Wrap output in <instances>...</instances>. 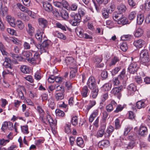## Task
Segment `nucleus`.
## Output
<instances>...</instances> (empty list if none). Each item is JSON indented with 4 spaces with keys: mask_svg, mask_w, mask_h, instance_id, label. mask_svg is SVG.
Listing matches in <instances>:
<instances>
[{
    "mask_svg": "<svg viewBox=\"0 0 150 150\" xmlns=\"http://www.w3.org/2000/svg\"><path fill=\"white\" fill-rule=\"evenodd\" d=\"M44 41L41 44L36 45V47L39 50L40 52H48L49 49L52 45L51 42L49 40L45 39Z\"/></svg>",
    "mask_w": 150,
    "mask_h": 150,
    "instance_id": "1",
    "label": "nucleus"
},
{
    "mask_svg": "<svg viewBox=\"0 0 150 150\" xmlns=\"http://www.w3.org/2000/svg\"><path fill=\"white\" fill-rule=\"evenodd\" d=\"M140 59L142 64L148 67L149 65V56L147 50L146 49L142 50L140 54Z\"/></svg>",
    "mask_w": 150,
    "mask_h": 150,
    "instance_id": "2",
    "label": "nucleus"
},
{
    "mask_svg": "<svg viewBox=\"0 0 150 150\" xmlns=\"http://www.w3.org/2000/svg\"><path fill=\"white\" fill-rule=\"evenodd\" d=\"M3 65L5 68H6L7 69L3 72V76H5V75L6 74H9L12 76H13L14 74V70L11 64L9 62H4Z\"/></svg>",
    "mask_w": 150,
    "mask_h": 150,
    "instance_id": "3",
    "label": "nucleus"
},
{
    "mask_svg": "<svg viewBox=\"0 0 150 150\" xmlns=\"http://www.w3.org/2000/svg\"><path fill=\"white\" fill-rule=\"evenodd\" d=\"M138 129L137 133L138 134L142 137H146L148 133V129L146 126L143 125H141L138 129L137 127H135L134 129L136 130Z\"/></svg>",
    "mask_w": 150,
    "mask_h": 150,
    "instance_id": "4",
    "label": "nucleus"
},
{
    "mask_svg": "<svg viewBox=\"0 0 150 150\" xmlns=\"http://www.w3.org/2000/svg\"><path fill=\"white\" fill-rule=\"evenodd\" d=\"M66 63L71 69H75L76 71L77 66L76 64V61L72 57H69L66 59Z\"/></svg>",
    "mask_w": 150,
    "mask_h": 150,
    "instance_id": "5",
    "label": "nucleus"
},
{
    "mask_svg": "<svg viewBox=\"0 0 150 150\" xmlns=\"http://www.w3.org/2000/svg\"><path fill=\"white\" fill-rule=\"evenodd\" d=\"M87 87L91 90L98 88L95 78L93 76H90L89 78L87 83Z\"/></svg>",
    "mask_w": 150,
    "mask_h": 150,
    "instance_id": "6",
    "label": "nucleus"
},
{
    "mask_svg": "<svg viewBox=\"0 0 150 150\" xmlns=\"http://www.w3.org/2000/svg\"><path fill=\"white\" fill-rule=\"evenodd\" d=\"M28 61L32 64L35 65L39 64L41 61L40 55L38 53L36 52L35 53L33 57L31 58H28Z\"/></svg>",
    "mask_w": 150,
    "mask_h": 150,
    "instance_id": "7",
    "label": "nucleus"
},
{
    "mask_svg": "<svg viewBox=\"0 0 150 150\" xmlns=\"http://www.w3.org/2000/svg\"><path fill=\"white\" fill-rule=\"evenodd\" d=\"M44 30L42 29H38L37 33L35 35L36 38L40 42L47 38L44 33Z\"/></svg>",
    "mask_w": 150,
    "mask_h": 150,
    "instance_id": "8",
    "label": "nucleus"
},
{
    "mask_svg": "<svg viewBox=\"0 0 150 150\" xmlns=\"http://www.w3.org/2000/svg\"><path fill=\"white\" fill-rule=\"evenodd\" d=\"M122 88V86L115 87L112 89L111 93L114 96L117 97L118 98H120L121 96V92Z\"/></svg>",
    "mask_w": 150,
    "mask_h": 150,
    "instance_id": "9",
    "label": "nucleus"
},
{
    "mask_svg": "<svg viewBox=\"0 0 150 150\" xmlns=\"http://www.w3.org/2000/svg\"><path fill=\"white\" fill-rule=\"evenodd\" d=\"M139 68L137 63L133 62L130 64L128 69L130 73L134 74L137 71Z\"/></svg>",
    "mask_w": 150,
    "mask_h": 150,
    "instance_id": "10",
    "label": "nucleus"
},
{
    "mask_svg": "<svg viewBox=\"0 0 150 150\" xmlns=\"http://www.w3.org/2000/svg\"><path fill=\"white\" fill-rule=\"evenodd\" d=\"M37 110L39 115V119L43 123H45V113L43 109L40 106H38Z\"/></svg>",
    "mask_w": 150,
    "mask_h": 150,
    "instance_id": "11",
    "label": "nucleus"
},
{
    "mask_svg": "<svg viewBox=\"0 0 150 150\" xmlns=\"http://www.w3.org/2000/svg\"><path fill=\"white\" fill-rule=\"evenodd\" d=\"M13 128V124L10 122H5L3 124L1 127L2 130L4 132L7 129L12 130Z\"/></svg>",
    "mask_w": 150,
    "mask_h": 150,
    "instance_id": "12",
    "label": "nucleus"
},
{
    "mask_svg": "<svg viewBox=\"0 0 150 150\" xmlns=\"http://www.w3.org/2000/svg\"><path fill=\"white\" fill-rule=\"evenodd\" d=\"M46 120L48 121L52 129H55L56 127L57 120H53L52 117L49 115L46 116Z\"/></svg>",
    "mask_w": 150,
    "mask_h": 150,
    "instance_id": "13",
    "label": "nucleus"
},
{
    "mask_svg": "<svg viewBox=\"0 0 150 150\" xmlns=\"http://www.w3.org/2000/svg\"><path fill=\"white\" fill-rule=\"evenodd\" d=\"M127 89L128 95H132L137 90V87L134 84L131 83L128 86Z\"/></svg>",
    "mask_w": 150,
    "mask_h": 150,
    "instance_id": "14",
    "label": "nucleus"
},
{
    "mask_svg": "<svg viewBox=\"0 0 150 150\" xmlns=\"http://www.w3.org/2000/svg\"><path fill=\"white\" fill-rule=\"evenodd\" d=\"M117 105V103L114 100H112L110 103L106 106V110L108 112H110L113 110L114 108Z\"/></svg>",
    "mask_w": 150,
    "mask_h": 150,
    "instance_id": "15",
    "label": "nucleus"
},
{
    "mask_svg": "<svg viewBox=\"0 0 150 150\" xmlns=\"http://www.w3.org/2000/svg\"><path fill=\"white\" fill-rule=\"evenodd\" d=\"M144 44V41L141 39L135 40L134 42L133 43V45L136 47L137 48L139 49L142 47Z\"/></svg>",
    "mask_w": 150,
    "mask_h": 150,
    "instance_id": "16",
    "label": "nucleus"
},
{
    "mask_svg": "<svg viewBox=\"0 0 150 150\" xmlns=\"http://www.w3.org/2000/svg\"><path fill=\"white\" fill-rule=\"evenodd\" d=\"M17 6L21 11L27 13L29 15H31L32 14V11L29 10L27 8L25 7L21 4L18 3L17 4Z\"/></svg>",
    "mask_w": 150,
    "mask_h": 150,
    "instance_id": "17",
    "label": "nucleus"
},
{
    "mask_svg": "<svg viewBox=\"0 0 150 150\" xmlns=\"http://www.w3.org/2000/svg\"><path fill=\"white\" fill-rule=\"evenodd\" d=\"M109 141L108 140H103L98 144V146L102 149L108 147L109 146Z\"/></svg>",
    "mask_w": 150,
    "mask_h": 150,
    "instance_id": "18",
    "label": "nucleus"
},
{
    "mask_svg": "<svg viewBox=\"0 0 150 150\" xmlns=\"http://www.w3.org/2000/svg\"><path fill=\"white\" fill-rule=\"evenodd\" d=\"M99 110L98 109L94 110L90 115L89 118V122H92L94 118L98 115Z\"/></svg>",
    "mask_w": 150,
    "mask_h": 150,
    "instance_id": "19",
    "label": "nucleus"
},
{
    "mask_svg": "<svg viewBox=\"0 0 150 150\" xmlns=\"http://www.w3.org/2000/svg\"><path fill=\"white\" fill-rule=\"evenodd\" d=\"M145 102L144 100L138 101L136 103V107L138 109L144 108L146 106Z\"/></svg>",
    "mask_w": 150,
    "mask_h": 150,
    "instance_id": "20",
    "label": "nucleus"
},
{
    "mask_svg": "<svg viewBox=\"0 0 150 150\" xmlns=\"http://www.w3.org/2000/svg\"><path fill=\"white\" fill-rule=\"evenodd\" d=\"M6 19L11 26L15 27V19L13 17H12L10 15H8L6 17Z\"/></svg>",
    "mask_w": 150,
    "mask_h": 150,
    "instance_id": "21",
    "label": "nucleus"
},
{
    "mask_svg": "<svg viewBox=\"0 0 150 150\" xmlns=\"http://www.w3.org/2000/svg\"><path fill=\"white\" fill-rule=\"evenodd\" d=\"M43 6L44 10L47 12H51L53 10L52 6L51 4L49 3L43 2Z\"/></svg>",
    "mask_w": 150,
    "mask_h": 150,
    "instance_id": "22",
    "label": "nucleus"
},
{
    "mask_svg": "<svg viewBox=\"0 0 150 150\" xmlns=\"http://www.w3.org/2000/svg\"><path fill=\"white\" fill-rule=\"evenodd\" d=\"M64 93H63V89L61 92H57L55 95V97L57 101H60L64 98Z\"/></svg>",
    "mask_w": 150,
    "mask_h": 150,
    "instance_id": "23",
    "label": "nucleus"
},
{
    "mask_svg": "<svg viewBox=\"0 0 150 150\" xmlns=\"http://www.w3.org/2000/svg\"><path fill=\"white\" fill-rule=\"evenodd\" d=\"M53 34L55 36H56L61 39L65 40L66 39V37L63 33L57 31H54L53 32Z\"/></svg>",
    "mask_w": 150,
    "mask_h": 150,
    "instance_id": "24",
    "label": "nucleus"
},
{
    "mask_svg": "<svg viewBox=\"0 0 150 150\" xmlns=\"http://www.w3.org/2000/svg\"><path fill=\"white\" fill-rule=\"evenodd\" d=\"M89 91L87 86H84L81 91V94L83 97L86 98L88 96V93Z\"/></svg>",
    "mask_w": 150,
    "mask_h": 150,
    "instance_id": "25",
    "label": "nucleus"
},
{
    "mask_svg": "<svg viewBox=\"0 0 150 150\" xmlns=\"http://www.w3.org/2000/svg\"><path fill=\"white\" fill-rule=\"evenodd\" d=\"M117 23L119 24L122 25L129 23V22L127 19L126 17L122 16L118 19Z\"/></svg>",
    "mask_w": 150,
    "mask_h": 150,
    "instance_id": "26",
    "label": "nucleus"
},
{
    "mask_svg": "<svg viewBox=\"0 0 150 150\" xmlns=\"http://www.w3.org/2000/svg\"><path fill=\"white\" fill-rule=\"evenodd\" d=\"M143 30L141 28H139L136 30L134 33L135 37L139 38L141 37L143 34Z\"/></svg>",
    "mask_w": 150,
    "mask_h": 150,
    "instance_id": "27",
    "label": "nucleus"
},
{
    "mask_svg": "<svg viewBox=\"0 0 150 150\" xmlns=\"http://www.w3.org/2000/svg\"><path fill=\"white\" fill-rule=\"evenodd\" d=\"M28 28L26 29L27 32L30 36H32L34 32V28L30 23L28 24Z\"/></svg>",
    "mask_w": 150,
    "mask_h": 150,
    "instance_id": "28",
    "label": "nucleus"
},
{
    "mask_svg": "<svg viewBox=\"0 0 150 150\" xmlns=\"http://www.w3.org/2000/svg\"><path fill=\"white\" fill-rule=\"evenodd\" d=\"M76 32L77 35L80 38H83V37L84 30L80 27H78L76 29Z\"/></svg>",
    "mask_w": 150,
    "mask_h": 150,
    "instance_id": "29",
    "label": "nucleus"
},
{
    "mask_svg": "<svg viewBox=\"0 0 150 150\" xmlns=\"http://www.w3.org/2000/svg\"><path fill=\"white\" fill-rule=\"evenodd\" d=\"M15 27H17L20 30L23 29L24 27V23L22 21L20 20L16 21V23H15Z\"/></svg>",
    "mask_w": 150,
    "mask_h": 150,
    "instance_id": "30",
    "label": "nucleus"
},
{
    "mask_svg": "<svg viewBox=\"0 0 150 150\" xmlns=\"http://www.w3.org/2000/svg\"><path fill=\"white\" fill-rule=\"evenodd\" d=\"M48 102L49 107L52 109H54L56 106L54 100L52 98H50L48 100Z\"/></svg>",
    "mask_w": 150,
    "mask_h": 150,
    "instance_id": "31",
    "label": "nucleus"
},
{
    "mask_svg": "<svg viewBox=\"0 0 150 150\" xmlns=\"http://www.w3.org/2000/svg\"><path fill=\"white\" fill-rule=\"evenodd\" d=\"M76 143L78 146L81 148L83 147L85 145L83 139L80 137H79L77 138L76 139Z\"/></svg>",
    "mask_w": 150,
    "mask_h": 150,
    "instance_id": "32",
    "label": "nucleus"
},
{
    "mask_svg": "<svg viewBox=\"0 0 150 150\" xmlns=\"http://www.w3.org/2000/svg\"><path fill=\"white\" fill-rule=\"evenodd\" d=\"M20 69L21 71L24 74H28L30 72L29 67L26 65H22Z\"/></svg>",
    "mask_w": 150,
    "mask_h": 150,
    "instance_id": "33",
    "label": "nucleus"
},
{
    "mask_svg": "<svg viewBox=\"0 0 150 150\" xmlns=\"http://www.w3.org/2000/svg\"><path fill=\"white\" fill-rule=\"evenodd\" d=\"M70 16L72 20L81 21V17L79 14H74L72 13L71 14Z\"/></svg>",
    "mask_w": 150,
    "mask_h": 150,
    "instance_id": "34",
    "label": "nucleus"
},
{
    "mask_svg": "<svg viewBox=\"0 0 150 150\" xmlns=\"http://www.w3.org/2000/svg\"><path fill=\"white\" fill-rule=\"evenodd\" d=\"M38 22L39 25L42 28H44L46 25L47 21L43 18H40L38 19Z\"/></svg>",
    "mask_w": 150,
    "mask_h": 150,
    "instance_id": "35",
    "label": "nucleus"
},
{
    "mask_svg": "<svg viewBox=\"0 0 150 150\" xmlns=\"http://www.w3.org/2000/svg\"><path fill=\"white\" fill-rule=\"evenodd\" d=\"M117 9L120 12V13L125 12L127 9L125 6L122 4L119 5L117 6Z\"/></svg>",
    "mask_w": 150,
    "mask_h": 150,
    "instance_id": "36",
    "label": "nucleus"
},
{
    "mask_svg": "<svg viewBox=\"0 0 150 150\" xmlns=\"http://www.w3.org/2000/svg\"><path fill=\"white\" fill-rule=\"evenodd\" d=\"M144 16L142 14L138 15L137 18V23L138 24L141 25L144 21Z\"/></svg>",
    "mask_w": 150,
    "mask_h": 150,
    "instance_id": "37",
    "label": "nucleus"
},
{
    "mask_svg": "<svg viewBox=\"0 0 150 150\" xmlns=\"http://www.w3.org/2000/svg\"><path fill=\"white\" fill-rule=\"evenodd\" d=\"M71 124H66L64 127V131L67 134L71 133V129L70 128Z\"/></svg>",
    "mask_w": 150,
    "mask_h": 150,
    "instance_id": "38",
    "label": "nucleus"
},
{
    "mask_svg": "<svg viewBox=\"0 0 150 150\" xmlns=\"http://www.w3.org/2000/svg\"><path fill=\"white\" fill-rule=\"evenodd\" d=\"M112 84L110 83H105L103 86V88L105 91H108L110 90L112 87Z\"/></svg>",
    "mask_w": 150,
    "mask_h": 150,
    "instance_id": "39",
    "label": "nucleus"
},
{
    "mask_svg": "<svg viewBox=\"0 0 150 150\" xmlns=\"http://www.w3.org/2000/svg\"><path fill=\"white\" fill-rule=\"evenodd\" d=\"M92 90L91 92V96L93 98H95L97 97L98 94V88L94 89H91Z\"/></svg>",
    "mask_w": 150,
    "mask_h": 150,
    "instance_id": "40",
    "label": "nucleus"
},
{
    "mask_svg": "<svg viewBox=\"0 0 150 150\" xmlns=\"http://www.w3.org/2000/svg\"><path fill=\"white\" fill-rule=\"evenodd\" d=\"M0 50L3 55L7 56L8 53L5 50V47L3 44L1 42H0Z\"/></svg>",
    "mask_w": 150,
    "mask_h": 150,
    "instance_id": "41",
    "label": "nucleus"
},
{
    "mask_svg": "<svg viewBox=\"0 0 150 150\" xmlns=\"http://www.w3.org/2000/svg\"><path fill=\"white\" fill-rule=\"evenodd\" d=\"M72 124L74 126H76L78 123V117L76 116H72L71 120Z\"/></svg>",
    "mask_w": 150,
    "mask_h": 150,
    "instance_id": "42",
    "label": "nucleus"
},
{
    "mask_svg": "<svg viewBox=\"0 0 150 150\" xmlns=\"http://www.w3.org/2000/svg\"><path fill=\"white\" fill-rule=\"evenodd\" d=\"M22 132L25 134H27L29 133L28 131V127L27 125H25L21 127Z\"/></svg>",
    "mask_w": 150,
    "mask_h": 150,
    "instance_id": "43",
    "label": "nucleus"
},
{
    "mask_svg": "<svg viewBox=\"0 0 150 150\" xmlns=\"http://www.w3.org/2000/svg\"><path fill=\"white\" fill-rule=\"evenodd\" d=\"M108 98V92L103 94L101 96V101L100 104H103L104 102Z\"/></svg>",
    "mask_w": 150,
    "mask_h": 150,
    "instance_id": "44",
    "label": "nucleus"
},
{
    "mask_svg": "<svg viewBox=\"0 0 150 150\" xmlns=\"http://www.w3.org/2000/svg\"><path fill=\"white\" fill-rule=\"evenodd\" d=\"M119 61L118 57L114 56L113 58L111 59L110 63L109 64L110 66L115 65L116 63Z\"/></svg>",
    "mask_w": 150,
    "mask_h": 150,
    "instance_id": "45",
    "label": "nucleus"
},
{
    "mask_svg": "<svg viewBox=\"0 0 150 150\" xmlns=\"http://www.w3.org/2000/svg\"><path fill=\"white\" fill-rule=\"evenodd\" d=\"M137 13L135 11H132L130 13L128 16V18L130 20H133L136 17Z\"/></svg>",
    "mask_w": 150,
    "mask_h": 150,
    "instance_id": "46",
    "label": "nucleus"
},
{
    "mask_svg": "<svg viewBox=\"0 0 150 150\" xmlns=\"http://www.w3.org/2000/svg\"><path fill=\"white\" fill-rule=\"evenodd\" d=\"M120 121L117 118L115 121V128L116 129H119L121 127V124H120Z\"/></svg>",
    "mask_w": 150,
    "mask_h": 150,
    "instance_id": "47",
    "label": "nucleus"
},
{
    "mask_svg": "<svg viewBox=\"0 0 150 150\" xmlns=\"http://www.w3.org/2000/svg\"><path fill=\"white\" fill-rule=\"evenodd\" d=\"M23 56L28 60L29 57L32 56V53L29 51H24L23 52Z\"/></svg>",
    "mask_w": 150,
    "mask_h": 150,
    "instance_id": "48",
    "label": "nucleus"
},
{
    "mask_svg": "<svg viewBox=\"0 0 150 150\" xmlns=\"http://www.w3.org/2000/svg\"><path fill=\"white\" fill-rule=\"evenodd\" d=\"M102 13L103 18L106 19L109 17V14L105 8H103L102 11Z\"/></svg>",
    "mask_w": 150,
    "mask_h": 150,
    "instance_id": "49",
    "label": "nucleus"
},
{
    "mask_svg": "<svg viewBox=\"0 0 150 150\" xmlns=\"http://www.w3.org/2000/svg\"><path fill=\"white\" fill-rule=\"evenodd\" d=\"M17 92L19 98H20L21 99H24V95L21 90V88L20 87L18 88L17 90Z\"/></svg>",
    "mask_w": 150,
    "mask_h": 150,
    "instance_id": "50",
    "label": "nucleus"
},
{
    "mask_svg": "<svg viewBox=\"0 0 150 150\" xmlns=\"http://www.w3.org/2000/svg\"><path fill=\"white\" fill-rule=\"evenodd\" d=\"M62 17L64 20H67L69 18V14L66 11H63L61 13Z\"/></svg>",
    "mask_w": 150,
    "mask_h": 150,
    "instance_id": "51",
    "label": "nucleus"
},
{
    "mask_svg": "<svg viewBox=\"0 0 150 150\" xmlns=\"http://www.w3.org/2000/svg\"><path fill=\"white\" fill-rule=\"evenodd\" d=\"M104 132L105 131L99 129L96 133L97 137V138L102 137L104 135Z\"/></svg>",
    "mask_w": 150,
    "mask_h": 150,
    "instance_id": "52",
    "label": "nucleus"
},
{
    "mask_svg": "<svg viewBox=\"0 0 150 150\" xmlns=\"http://www.w3.org/2000/svg\"><path fill=\"white\" fill-rule=\"evenodd\" d=\"M124 108V105H119L117 106L116 110L114 111V112L117 113L121 112L123 110Z\"/></svg>",
    "mask_w": 150,
    "mask_h": 150,
    "instance_id": "53",
    "label": "nucleus"
},
{
    "mask_svg": "<svg viewBox=\"0 0 150 150\" xmlns=\"http://www.w3.org/2000/svg\"><path fill=\"white\" fill-rule=\"evenodd\" d=\"M106 122L100 121V126L99 129L105 131L106 127Z\"/></svg>",
    "mask_w": 150,
    "mask_h": 150,
    "instance_id": "54",
    "label": "nucleus"
},
{
    "mask_svg": "<svg viewBox=\"0 0 150 150\" xmlns=\"http://www.w3.org/2000/svg\"><path fill=\"white\" fill-rule=\"evenodd\" d=\"M55 113L57 116H59L63 117L65 115L63 111L59 109H57L56 110Z\"/></svg>",
    "mask_w": 150,
    "mask_h": 150,
    "instance_id": "55",
    "label": "nucleus"
},
{
    "mask_svg": "<svg viewBox=\"0 0 150 150\" xmlns=\"http://www.w3.org/2000/svg\"><path fill=\"white\" fill-rule=\"evenodd\" d=\"M55 25L57 28H60L64 31L66 30V29L65 26L60 23L57 22L56 23Z\"/></svg>",
    "mask_w": 150,
    "mask_h": 150,
    "instance_id": "56",
    "label": "nucleus"
},
{
    "mask_svg": "<svg viewBox=\"0 0 150 150\" xmlns=\"http://www.w3.org/2000/svg\"><path fill=\"white\" fill-rule=\"evenodd\" d=\"M108 114L106 111H104L102 113V117L101 120V121L106 122Z\"/></svg>",
    "mask_w": 150,
    "mask_h": 150,
    "instance_id": "57",
    "label": "nucleus"
},
{
    "mask_svg": "<svg viewBox=\"0 0 150 150\" xmlns=\"http://www.w3.org/2000/svg\"><path fill=\"white\" fill-rule=\"evenodd\" d=\"M120 48L121 50L124 52L126 51L127 48V45L126 42H123L120 46Z\"/></svg>",
    "mask_w": 150,
    "mask_h": 150,
    "instance_id": "58",
    "label": "nucleus"
},
{
    "mask_svg": "<svg viewBox=\"0 0 150 150\" xmlns=\"http://www.w3.org/2000/svg\"><path fill=\"white\" fill-rule=\"evenodd\" d=\"M7 31L8 33L12 35H16V32L15 30L13 29L10 28H8L7 29Z\"/></svg>",
    "mask_w": 150,
    "mask_h": 150,
    "instance_id": "59",
    "label": "nucleus"
},
{
    "mask_svg": "<svg viewBox=\"0 0 150 150\" xmlns=\"http://www.w3.org/2000/svg\"><path fill=\"white\" fill-rule=\"evenodd\" d=\"M145 9L146 11L150 10V0H147L145 2L144 6Z\"/></svg>",
    "mask_w": 150,
    "mask_h": 150,
    "instance_id": "60",
    "label": "nucleus"
},
{
    "mask_svg": "<svg viewBox=\"0 0 150 150\" xmlns=\"http://www.w3.org/2000/svg\"><path fill=\"white\" fill-rule=\"evenodd\" d=\"M114 130V127L112 125H110L108 127L106 131L112 134Z\"/></svg>",
    "mask_w": 150,
    "mask_h": 150,
    "instance_id": "61",
    "label": "nucleus"
},
{
    "mask_svg": "<svg viewBox=\"0 0 150 150\" xmlns=\"http://www.w3.org/2000/svg\"><path fill=\"white\" fill-rule=\"evenodd\" d=\"M22 103V102L18 100H15L13 103L14 106L17 108H18L21 104Z\"/></svg>",
    "mask_w": 150,
    "mask_h": 150,
    "instance_id": "62",
    "label": "nucleus"
},
{
    "mask_svg": "<svg viewBox=\"0 0 150 150\" xmlns=\"http://www.w3.org/2000/svg\"><path fill=\"white\" fill-rule=\"evenodd\" d=\"M131 37V35H124L121 36V39L122 40L128 41L130 39Z\"/></svg>",
    "mask_w": 150,
    "mask_h": 150,
    "instance_id": "63",
    "label": "nucleus"
},
{
    "mask_svg": "<svg viewBox=\"0 0 150 150\" xmlns=\"http://www.w3.org/2000/svg\"><path fill=\"white\" fill-rule=\"evenodd\" d=\"M125 71L123 69L122 71L120 74L118 76V77L120 80L123 79L125 77Z\"/></svg>",
    "mask_w": 150,
    "mask_h": 150,
    "instance_id": "64",
    "label": "nucleus"
}]
</instances>
